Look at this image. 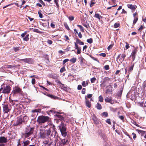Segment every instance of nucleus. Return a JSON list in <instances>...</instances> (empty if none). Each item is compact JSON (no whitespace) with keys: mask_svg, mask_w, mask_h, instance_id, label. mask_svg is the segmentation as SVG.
<instances>
[{"mask_svg":"<svg viewBox=\"0 0 146 146\" xmlns=\"http://www.w3.org/2000/svg\"><path fill=\"white\" fill-rule=\"evenodd\" d=\"M111 92L112 91L111 90L109 89H107L106 90V93L108 94H109L110 93H111Z\"/></svg>","mask_w":146,"mask_h":146,"instance_id":"nucleus-57","label":"nucleus"},{"mask_svg":"<svg viewBox=\"0 0 146 146\" xmlns=\"http://www.w3.org/2000/svg\"><path fill=\"white\" fill-rule=\"evenodd\" d=\"M77 26L80 28L81 31L82 32H84V28L81 25H77Z\"/></svg>","mask_w":146,"mask_h":146,"instance_id":"nucleus-35","label":"nucleus"},{"mask_svg":"<svg viewBox=\"0 0 146 146\" xmlns=\"http://www.w3.org/2000/svg\"><path fill=\"white\" fill-rule=\"evenodd\" d=\"M120 26V24L119 23H115L114 25V27L115 28H116L119 27Z\"/></svg>","mask_w":146,"mask_h":146,"instance_id":"nucleus-40","label":"nucleus"},{"mask_svg":"<svg viewBox=\"0 0 146 146\" xmlns=\"http://www.w3.org/2000/svg\"><path fill=\"white\" fill-rule=\"evenodd\" d=\"M39 2L42 5H45V4L43 2V1L42 0H38Z\"/></svg>","mask_w":146,"mask_h":146,"instance_id":"nucleus-61","label":"nucleus"},{"mask_svg":"<svg viewBox=\"0 0 146 146\" xmlns=\"http://www.w3.org/2000/svg\"><path fill=\"white\" fill-rule=\"evenodd\" d=\"M76 58H74V57L72 58L70 60V62L73 63H74L75 62H76Z\"/></svg>","mask_w":146,"mask_h":146,"instance_id":"nucleus-30","label":"nucleus"},{"mask_svg":"<svg viewBox=\"0 0 146 146\" xmlns=\"http://www.w3.org/2000/svg\"><path fill=\"white\" fill-rule=\"evenodd\" d=\"M59 138L58 135H54V137L52 139L50 138V139L48 141H45L43 143H44V146H55L56 143H57L58 141H59Z\"/></svg>","mask_w":146,"mask_h":146,"instance_id":"nucleus-1","label":"nucleus"},{"mask_svg":"<svg viewBox=\"0 0 146 146\" xmlns=\"http://www.w3.org/2000/svg\"><path fill=\"white\" fill-rule=\"evenodd\" d=\"M131 123L135 125H136V126H137V127H139V125L136 122V121H134V120H132L131 121Z\"/></svg>","mask_w":146,"mask_h":146,"instance_id":"nucleus-39","label":"nucleus"},{"mask_svg":"<svg viewBox=\"0 0 146 146\" xmlns=\"http://www.w3.org/2000/svg\"><path fill=\"white\" fill-rule=\"evenodd\" d=\"M32 84L33 85H34L35 83V78H33L31 81Z\"/></svg>","mask_w":146,"mask_h":146,"instance_id":"nucleus-55","label":"nucleus"},{"mask_svg":"<svg viewBox=\"0 0 146 146\" xmlns=\"http://www.w3.org/2000/svg\"><path fill=\"white\" fill-rule=\"evenodd\" d=\"M13 92L14 94L21 93V89L17 86H15L13 88Z\"/></svg>","mask_w":146,"mask_h":146,"instance_id":"nucleus-13","label":"nucleus"},{"mask_svg":"<svg viewBox=\"0 0 146 146\" xmlns=\"http://www.w3.org/2000/svg\"><path fill=\"white\" fill-rule=\"evenodd\" d=\"M69 143V141L67 138H59V141L58 142L59 146H64L65 145L68 144Z\"/></svg>","mask_w":146,"mask_h":146,"instance_id":"nucleus-8","label":"nucleus"},{"mask_svg":"<svg viewBox=\"0 0 146 146\" xmlns=\"http://www.w3.org/2000/svg\"><path fill=\"white\" fill-rule=\"evenodd\" d=\"M106 121L107 123L109 124H111L110 119H108Z\"/></svg>","mask_w":146,"mask_h":146,"instance_id":"nucleus-49","label":"nucleus"},{"mask_svg":"<svg viewBox=\"0 0 146 146\" xmlns=\"http://www.w3.org/2000/svg\"><path fill=\"white\" fill-rule=\"evenodd\" d=\"M105 102H109L111 104H113V103L112 102V101H111V97H110V98L107 97L105 99Z\"/></svg>","mask_w":146,"mask_h":146,"instance_id":"nucleus-21","label":"nucleus"},{"mask_svg":"<svg viewBox=\"0 0 146 146\" xmlns=\"http://www.w3.org/2000/svg\"><path fill=\"white\" fill-rule=\"evenodd\" d=\"M48 97H50V98L54 99H56L58 98V97L57 96H55L52 94H49Z\"/></svg>","mask_w":146,"mask_h":146,"instance_id":"nucleus-23","label":"nucleus"},{"mask_svg":"<svg viewBox=\"0 0 146 146\" xmlns=\"http://www.w3.org/2000/svg\"><path fill=\"white\" fill-rule=\"evenodd\" d=\"M87 42L90 44H91L93 42L92 39V38H90L89 39H88L87 40Z\"/></svg>","mask_w":146,"mask_h":146,"instance_id":"nucleus-38","label":"nucleus"},{"mask_svg":"<svg viewBox=\"0 0 146 146\" xmlns=\"http://www.w3.org/2000/svg\"><path fill=\"white\" fill-rule=\"evenodd\" d=\"M134 66V63L131 66L129 67L127 69H125V74L127 75V76L128 77L130 74V72H132Z\"/></svg>","mask_w":146,"mask_h":146,"instance_id":"nucleus-12","label":"nucleus"},{"mask_svg":"<svg viewBox=\"0 0 146 146\" xmlns=\"http://www.w3.org/2000/svg\"><path fill=\"white\" fill-rule=\"evenodd\" d=\"M96 108L98 110H101L102 108V107L101 104L99 103L97 104Z\"/></svg>","mask_w":146,"mask_h":146,"instance_id":"nucleus-31","label":"nucleus"},{"mask_svg":"<svg viewBox=\"0 0 146 146\" xmlns=\"http://www.w3.org/2000/svg\"><path fill=\"white\" fill-rule=\"evenodd\" d=\"M113 46V44H111L108 47V50H109Z\"/></svg>","mask_w":146,"mask_h":146,"instance_id":"nucleus-59","label":"nucleus"},{"mask_svg":"<svg viewBox=\"0 0 146 146\" xmlns=\"http://www.w3.org/2000/svg\"><path fill=\"white\" fill-rule=\"evenodd\" d=\"M61 135L63 137H65L67 135L66 126L64 123L61 122V123L58 126Z\"/></svg>","mask_w":146,"mask_h":146,"instance_id":"nucleus-4","label":"nucleus"},{"mask_svg":"<svg viewBox=\"0 0 146 146\" xmlns=\"http://www.w3.org/2000/svg\"><path fill=\"white\" fill-rule=\"evenodd\" d=\"M29 34L27 35L25 38H23V39L25 41H27L29 40Z\"/></svg>","mask_w":146,"mask_h":146,"instance_id":"nucleus-32","label":"nucleus"},{"mask_svg":"<svg viewBox=\"0 0 146 146\" xmlns=\"http://www.w3.org/2000/svg\"><path fill=\"white\" fill-rule=\"evenodd\" d=\"M86 93V89L85 88H83L82 90V93L83 94H84Z\"/></svg>","mask_w":146,"mask_h":146,"instance_id":"nucleus-58","label":"nucleus"},{"mask_svg":"<svg viewBox=\"0 0 146 146\" xmlns=\"http://www.w3.org/2000/svg\"><path fill=\"white\" fill-rule=\"evenodd\" d=\"M82 85L83 87H86L88 85V83L87 82H86L85 81H83L82 83Z\"/></svg>","mask_w":146,"mask_h":146,"instance_id":"nucleus-33","label":"nucleus"},{"mask_svg":"<svg viewBox=\"0 0 146 146\" xmlns=\"http://www.w3.org/2000/svg\"><path fill=\"white\" fill-rule=\"evenodd\" d=\"M30 143L31 142L29 140H25L23 141L22 144L23 145V146H29V145Z\"/></svg>","mask_w":146,"mask_h":146,"instance_id":"nucleus-18","label":"nucleus"},{"mask_svg":"<svg viewBox=\"0 0 146 146\" xmlns=\"http://www.w3.org/2000/svg\"><path fill=\"white\" fill-rule=\"evenodd\" d=\"M49 118L48 116L42 115L38 117L37 121L39 124H42L49 121Z\"/></svg>","mask_w":146,"mask_h":146,"instance_id":"nucleus-6","label":"nucleus"},{"mask_svg":"<svg viewBox=\"0 0 146 146\" xmlns=\"http://www.w3.org/2000/svg\"><path fill=\"white\" fill-rule=\"evenodd\" d=\"M99 55L104 57H105L106 56V54L105 53H102L99 54Z\"/></svg>","mask_w":146,"mask_h":146,"instance_id":"nucleus-47","label":"nucleus"},{"mask_svg":"<svg viewBox=\"0 0 146 146\" xmlns=\"http://www.w3.org/2000/svg\"><path fill=\"white\" fill-rule=\"evenodd\" d=\"M96 2L95 0H92L91 1V3L90 5V7H92L96 3Z\"/></svg>","mask_w":146,"mask_h":146,"instance_id":"nucleus-27","label":"nucleus"},{"mask_svg":"<svg viewBox=\"0 0 146 146\" xmlns=\"http://www.w3.org/2000/svg\"><path fill=\"white\" fill-rule=\"evenodd\" d=\"M69 61V60L68 59H66L64 60L63 62V64L64 65L65 64V63L67 62L68 61Z\"/></svg>","mask_w":146,"mask_h":146,"instance_id":"nucleus-48","label":"nucleus"},{"mask_svg":"<svg viewBox=\"0 0 146 146\" xmlns=\"http://www.w3.org/2000/svg\"><path fill=\"white\" fill-rule=\"evenodd\" d=\"M27 33V31H25L24 33L21 34V36L22 37H24Z\"/></svg>","mask_w":146,"mask_h":146,"instance_id":"nucleus-53","label":"nucleus"},{"mask_svg":"<svg viewBox=\"0 0 146 146\" xmlns=\"http://www.w3.org/2000/svg\"><path fill=\"white\" fill-rule=\"evenodd\" d=\"M57 133V132L55 131H54H54H52V133L50 134V136H53V135H56V134Z\"/></svg>","mask_w":146,"mask_h":146,"instance_id":"nucleus-41","label":"nucleus"},{"mask_svg":"<svg viewBox=\"0 0 146 146\" xmlns=\"http://www.w3.org/2000/svg\"><path fill=\"white\" fill-rule=\"evenodd\" d=\"M137 50L135 48L134 50H133L132 53H131V56L133 59V61L135 60V55L137 52Z\"/></svg>","mask_w":146,"mask_h":146,"instance_id":"nucleus-14","label":"nucleus"},{"mask_svg":"<svg viewBox=\"0 0 146 146\" xmlns=\"http://www.w3.org/2000/svg\"><path fill=\"white\" fill-rule=\"evenodd\" d=\"M85 99L86 100V106L88 108H90L91 106L90 102L88 100L86 96H85Z\"/></svg>","mask_w":146,"mask_h":146,"instance_id":"nucleus-20","label":"nucleus"},{"mask_svg":"<svg viewBox=\"0 0 146 146\" xmlns=\"http://www.w3.org/2000/svg\"><path fill=\"white\" fill-rule=\"evenodd\" d=\"M56 115L60 119L62 120H64V117L62 116L61 115H60V113H57Z\"/></svg>","mask_w":146,"mask_h":146,"instance_id":"nucleus-24","label":"nucleus"},{"mask_svg":"<svg viewBox=\"0 0 146 146\" xmlns=\"http://www.w3.org/2000/svg\"><path fill=\"white\" fill-rule=\"evenodd\" d=\"M92 116V119L94 121V123L96 125L99 124L100 121L96 117V115L94 114H93Z\"/></svg>","mask_w":146,"mask_h":146,"instance_id":"nucleus-16","label":"nucleus"},{"mask_svg":"<svg viewBox=\"0 0 146 146\" xmlns=\"http://www.w3.org/2000/svg\"><path fill=\"white\" fill-rule=\"evenodd\" d=\"M94 17L98 18L99 20L102 18V17L98 13H96Z\"/></svg>","mask_w":146,"mask_h":146,"instance_id":"nucleus-22","label":"nucleus"},{"mask_svg":"<svg viewBox=\"0 0 146 146\" xmlns=\"http://www.w3.org/2000/svg\"><path fill=\"white\" fill-rule=\"evenodd\" d=\"M104 68L106 70H108L109 69V66L108 65H106L104 66Z\"/></svg>","mask_w":146,"mask_h":146,"instance_id":"nucleus-56","label":"nucleus"},{"mask_svg":"<svg viewBox=\"0 0 146 146\" xmlns=\"http://www.w3.org/2000/svg\"><path fill=\"white\" fill-rule=\"evenodd\" d=\"M33 31L34 32H35L39 33H41L42 32H41L38 29H35L33 30Z\"/></svg>","mask_w":146,"mask_h":146,"instance_id":"nucleus-34","label":"nucleus"},{"mask_svg":"<svg viewBox=\"0 0 146 146\" xmlns=\"http://www.w3.org/2000/svg\"><path fill=\"white\" fill-rule=\"evenodd\" d=\"M68 19L70 21H73L74 20V17L72 16H69L68 17Z\"/></svg>","mask_w":146,"mask_h":146,"instance_id":"nucleus-52","label":"nucleus"},{"mask_svg":"<svg viewBox=\"0 0 146 146\" xmlns=\"http://www.w3.org/2000/svg\"><path fill=\"white\" fill-rule=\"evenodd\" d=\"M20 60L21 61H23L24 62L28 63L29 64H33L34 62V60L31 58L21 59Z\"/></svg>","mask_w":146,"mask_h":146,"instance_id":"nucleus-11","label":"nucleus"},{"mask_svg":"<svg viewBox=\"0 0 146 146\" xmlns=\"http://www.w3.org/2000/svg\"><path fill=\"white\" fill-rule=\"evenodd\" d=\"M99 100L100 102H103V98L102 96H100L99 97Z\"/></svg>","mask_w":146,"mask_h":146,"instance_id":"nucleus-44","label":"nucleus"},{"mask_svg":"<svg viewBox=\"0 0 146 146\" xmlns=\"http://www.w3.org/2000/svg\"><path fill=\"white\" fill-rule=\"evenodd\" d=\"M126 45H125V48L126 49H128L129 48V44H128L127 42H125Z\"/></svg>","mask_w":146,"mask_h":146,"instance_id":"nucleus-54","label":"nucleus"},{"mask_svg":"<svg viewBox=\"0 0 146 146\" xmlns=\"http://www.w3.org/2000/svg\"><path fill=\"white\" fill-rule=\"evenodd\" d=\"M3 110L4 113H7L9 111V108L8 107V105L7 104H5L3 105Z\"/></svg>","mask_w":146,"mask_h":146,"instance_id":"nucleus-15","label":"nucleus"},{"mask_svg":"<svg viewBox=\"0 0 146 146\" xmlns=\"http://www.w3.org/2000/svg\"><path fill=\"white\" fill-rule=\"evenodd\" d=\"M126 55L125 54H123L121 55V58L120 59V61L123 62L124 61L125 57H126Z\"/></svg>","mask_w":146,"mask_h":146,"instance_id":"nucleus-25","label":"nucleus"},{"mask_svg":"<svg viewBox=\"0 0 146 146\" xmlns=\"http://www.w3.org/2000/svg\"><path fill=\"white\" fill-rule=\"evenodd\" d=\"M102 115L104 116H105L106 117H107L108 115V114L107 112H104L102 113Z\"/></svg>","mask_w":146,"mask_h":146,"instance_id":"nucleus-50","label":"nucleus"},{"mask_svg":"<svg viewBox=\"0 0 146 146\" xmlns=\"http://www.w3.org/2000/svg\"><path fill=\"white\" fill-rule=\"evenodd\" d=\"M82 88V86L81 85H79L78 86L77 89L78 90H80Z\"/></svg>","mask_w":146,"mask_h":146,"instance_id":"nucleus-64","label":"nucleus"},{"mask_svg":"<svg viewBox=\"0 0 146 146\" xmlns=\"http://www.w3.org/2000/svg\"><path fill=\"white\" fill-rule=\"evenodd\" d=\"M0 92L8 94L9 93V86H7L3 88H1L0 89Z\"/></svg>","mask_w":146,"mask_h":146,"instance_id":"nucleus-10","label":"nucleus"},{"mask_svg":"<svg viewBox=\"0 0 146 146\" xmlns=\"http://www.w3.org/2000/svg\"><path fill=\"white\" fill-rule=\"evenodd\" d=\"M96 80V78L95 77H93L90 79V81L92 83H94Z\"/></svg>","mask_w":146,"mask_h":146,"instance_id":"nucleus-42","label":"nucleus"},{"mask_svg":"<svg viewBox=\"0 0 146 146\" xmlns=\"http://www.w3.org/2000/svg\"><path fill=\"white\" fill-rule=\"evenodd\" d=\"M139 134H141L142 137H143L145 138L143 139V141L145 143H146V131L140 130H137Z\"/></svg>","mask_w":146,"mask_h":146,"instance_id":"nucleus-9","label":"nucleus"},{"mask_svg":"<svg viewBox=\"0 0 146 146\" xmlns=\"http://www.w3.org/2000/svg\"><path fill=\"white\" fill-rule=\"evenodd\" d=\"M51 131L50 129L47 130L40 129L39 133L40 138H44L48 137L51 133Z\"/></svg>","mask_w":146,"mask_h":146,"instance_id":"nucleus-5","label":"nucleus"},{"mask_svg":"<svg viewBox=\"0 0 146 146\" xmlns=\"http://www.w3.org/2000/svg\"><path fill=\"white\" fill-rule=\"evenodd\" d=\"M50 26L52 28H54L55 27V25L54 24L52 23H51L50 24Z\"/></svg>","mask_w":146,"mask_h":146,"instance_id":"nucleus-63","label":"nucleus"},{"mask_svg":"<svg viewBox=\"0 0 146 146\" xmlns=\"http://www.w3.org/2000/svg\"><path fill=\"white\" fill-rule=\"evenodd\" d=\"M29 118L27 116H20L17 118L16 122H14L13 125L17 126L21 124L22 123L27 122Z\"/></svg>","mask_w":146,"mask_h":146,"instance_id":"nucleus-2","label":"nucleus"},{"mask_svg":"<svg viewBox=\"0 0 146 146\" xmlns=\"http://www.w3.org/2000/svg\"><path fill=\"white\" fill-rule=\"evenodd\" d=\"M138 105L140 107L144 108V107L143 103V102H139L137 103Z\"/></svg>","mask_w":146,"mask_h":146,"instance_id":"nucleus-37","label":"nucleus"},{"mask_svg":"<svg viewBox=\"0 0 146 146\" xmlns=\"http://www.w3.org/2000/svg\"><path fill=\"white\" fill-rule=\"evenodd\" d=\"M13 50L15 52H17L21 49V48L19 46L14 47L13 48Z\"/></svg>","mask_w":146,"mask_h":146,"instance_id":"nucleus-26","label":"nucleus"},{"mask_svg":"<svg viewBox=\"0 0 146 146\" xmlns=\"http://www.w3.org/2000/svg\"><path fill=\"white\" fill-rule=\"evenodd\" d=\"M58 0H54V2L55 4H56V6L57 8L59 7V5L58 3Z\"/></svg>","mask_w":146,"mask_h":146,"instance_id":"nucleus-36","label":"nucleus"},{"mask_svg":"<svg viewBox=\"0 0 146 146\" xmlns=\"http://www.w3.org/2000/svg\"><path fill=\"white\" fill-rule=\"evenodd\" d=\"M7 140V139L4 137H0V143H6Z\"/></svg>","mask_w":146,"mask_h":146,"instance_id":"nucleus-19","label":"nucleus"},{"mask_svg":"<svg viewBox=\"0 0 146 146\" xmlns=\"http://www.w3.org/2000/svg\"><path fill=\"white\" fill-rule=\"evenodd\" d=\"M132 135H133V139L134 140H135V139L137 137L136 134L134 133H132Z\"/></svg>","mask_w":146,"mask_h":146,"instance_id":"nucleus-46","label":"nucleus"},{"mask_svg":"<svg viewBox=\"0 0 146 146\" xmlns=\"http://www.w3.org/2000/svg\"><path fill=\"white\" fill-rule=\"evenodd\" d=\"M47 43L49 44H51L52 43V41L50 40H48L47 41Z\"/></svg>","mask_w":146,"mask_h":146,"instance_id":"nucleus-51","label":"nucleus"},{"mask_svg":"<svg viewBox=\"0 0 146 146\" xmlns=\"http://www.w3.org/2000/svg\"><path fill=\"white\" fill-rule=\"evenodd\" d=\"M78 37L80 38H82V34L81 33V32H79L78 34Z\"/></svg>","mask_w":146,"mask_h":146,"instance_id":"nucleus-62","label":"nucleus"},{"mask_svg":"<svg viewBox=\"0 0 146 146\" xmlns=\"http://www.w3.org/2000/svg\"><path fill=\"white\" fill-rule=\"evenodd\" d=\"M38 14L39 15V17L40 18H42L43 17V15L41 13L39 12H38Z\"/></svg>","mask_w":146,"mask_h":146,"instance_id":"nucleus-60","label":"nucleus"},{"mask_svg":"<svg viewBox=\"0 0 146 146\" xmlns=\"http://www.w3.org/2000/svg\"><path fill=\"white\" fill-rule=\"evenodd\" d=\"M128 7L132 10V12H133L135 9L137 8V6L136 5H133L132 4H128L127 5Z\"/></svg>","mask_w":146,"mask_h":146,"instance_id":"nucleus-17","label":"nucleus"},{"mask_svg":"<svg viewBox=\"0 0 146 146\" xmlns=\"http://www.w3.org/2000/svg\"><path fill=\"white\" fill-rule=\"evenodd\" d=\"M65 70V69L64 67H63L61 68L60 69V72L61 73H62Z\"/></svg>","mask_w":146,"mask_h":146,"instance_id":"nucleus-43","label":"nucleus"},{"mask_svg":"<svg viewBox=\"0 0 146 146\" xmlns=\"http://www.w3.org/2000/svg\"><path fill=\"white\" fill-rule=\"evenodd\" d=\"M34 129V127L28 126L26 128L24 133L23 134V135L25 138L29 137L33 134Z\"/></svg>","mask_w":146,"mask_h":146,"instance_id":"nucleus-3","label":"nucleus"},{"mask_svg":"<svg viewBox=\"0 0 146 146\" xmlns=\"http://www.w3.org/2000/svg\"><path fill=\"white\" fill-rule=\"evenodd\" d=\"M41 111V110L40 109H35V110H32V112L34 113L35 112H40Z\"/></svg>","mask_w":146,"mask_h":146,"instance_id":"nucleus-29","label":"nucleus"},{"mask_svg":"<svg viewBox=\"0 0 146 146\" xmlns=\"http://www.w3.org/2000/svg\"><path fill=\"white\" fill-rule=\"evenodd\" d=\"M64 25L65 27L68 30H69L70 29L69 28L67 25V24L66 23L64 24Z\"/></svg>","mask_w":146,"mask_h":146,"instance_id":"nucleus-45","label":"nucleus"},{"mask_svg":"<svg viewBox=\"0 0 146 146\" xmlns=\"http://www.w3.org/2000/svg\"><path fill=\"white\" fill-rule=\"evenodd\" d=\"M57 84L60 86L61 89L66 92H68L70 88L66 85L62 84L60 80H57Z\"/></svg>","mask_w":146,"mask_h":146,"instance_id":"nucleus-7","label":"nucleus"},{"mask_svg":"<svg viewBox=\"0 0 146 146\" xmlns=\"http://www.w3.org/2000/svg\"><path fill=\"white\" fill-rule=\"evenodd\" d=\"M134 20L133 23V25H135L137 22L138 20V16H137L136 17L134 18Z\"/></svg>","mask_w":146,"mask_h":146,"instance_id":"nucleus-28","label":"nucleus"}]
</instances>
